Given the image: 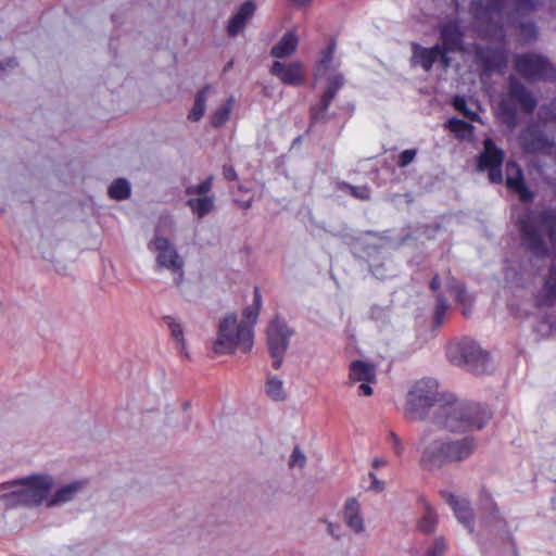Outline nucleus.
I'll list each match as a JSON object with an SVG mask.
<instances>
[{
    "label": "nucleus",
    "mask_w": 556,
    "mask_h": 556,
    "mask_svg": "<svg viewBox=\"0 0 556 556\" xmlns=\"http://www.w3.org/2000/svg\"><path fill=\"white\" fill-rule=\"evenodd\" d=\"M434 422L452 432L482 429L491 419V413L480 404H467L457 400L441 403L438 386L431 380H420L407 394L405 415L412 420L424 419L435 406Z\"/></svg>",
    "instance_id": "f257e3e1"
},
{
    "label": "nucleus",
    "mask_w": 556,
    "mask_h": 556,
    "mask_svg": "<svg viewBox=\"0 0 556 556\" xmlns=\"http://www.w3.org/2000/svg\"><path fill=\"white\" fill-rule=\"evenodd\" d=\"M541 5L539 0H478L471 3V12L482 34L496 35L504 25H511L518 27L523 39L529 41L536 38V26L522 18Z\"/></svg>",
    "instance_id": "f03ea898"
},
{
    "label": "nucleus",
    "mask_w": 556,
    "mask_h": 556,
    "mask_svg": "<svg viewBox=\"0 0 556 556\" xmlns=\"http://www.w3.org/2000/svg\"><path fill=\"white\" fill-rule=\"evenodd\" d=\"M261 307V291L255 287L253 303L243 311L244 320L238 323L237 315L229 314L219 323L217 338L213 343L214 352L216 354H233L237 350L250 352L253 348V327Z\"/></svg>",
    "instance_id": "7ed1b4c3"
},
{
    "label": "nucleus",
    "mask_w": 556,
    "mask_h": 556,
    "mask_svg": "<svg viewBox=\"0 0 556 556\" xmlns=\"http://www.w3.org/2000/svg\"><path fill=\"white\" fill-rule=\"evenodd\" d=\"M516 226L520 236L521 247L538 257L548 255L545 237L556 250V210L541 211L527 207L519 214Z\"/></svg>",
    "instance_id": "20e7f679"
},
{
    "label": "nucleus",
    "mask_w": 556,
    "mask_h": 556,
    "mask_svg": "<svg viewBox=\"0 0 556 556\" xmlns=\"http://www.w3.org/2000/svg\"><path fill=\"white\" fill-rule=\"evenodd\" d=\"M422 443L419 463L427 470L441 469L447 464L460 463L469 458L477 447L472 437L448 440L425 435Z\"/></svg>",
    "instance_id": "39448f33"
},
{
    "label": "nucleus",
    "mask_w": 556,
    "mask_h": 556,
    "mask_svg": "<svg viewBox=\"0 0 556 556\" xmlns=\"http://www.w3.org/2000/svg\"><path fill=\"white\" fill-rule=\"evenodd\" d=\"M53 481L49 476L33 475L21 480L0 484V490H9L20 485L21 489L0 496L7 507L26 506L36 507L47 498Z\"/></svg>",
    "instance_id": "423d86ee"
},
{
    "label": "nucleus",
    "mask_w": 556,
    "mask_h": 556,
    "mask_svg": "<svg viewBox=\"0 0 556 556\" xmlns=\"http://www.w3.org/2000/svg\"><path fill=\"white\" fill-rule=\"evenodd\" d=\"M446 355L452 364L463 366L476 375L489 372L491 369L490 354L469 338L450 343Z\"/></svg>",
    "instance_id": "0eeeda50"
},
{
    "label": "nucleus",
    "mask_w": 556,
    "mask_h": 556,
    "mask_svg": "<svg viewBox=\"0 0 556 556\" xmlns=\"http://www.w3.org/2000/svg\"><path fill=\"white\" fill-rule=\"evenodd\" d=\"M336 50V41L331 40L325 51L321 53V58L315 66V78H326L325 92L321 98V104H329L332 101L336 92L343 85V75L333 67V54Z\"/></svg>",
    "instance_id": "6e6552de"
},
{
    "label": "nucleus",
    "mask_w": 556,
    "mask_h": 556,
    "mask_svg": "<svg viewBox=\"0 0 556 556\" xmlns=\"http://www.w3.org/2000/svg\"><path fill=\"white\" fill-rule=\"evenodd\" d=\"M267 346L273 359V367L279 369L283 363L285 354L289 346L293 330L285 320L275 317L267 327Z\"/></svg>",
    "instance_id": "1a4fd4ad"
},
{
    "label": "nucleus",
    "mask_w": 556,
    "mask_h": 556,
    "mask_svg": "<svg viewBox=\"0 0 556 556\" xmlns=\"http://www.w3.org/2000/svg\"><path fill=\"white\" fill-rule=\"evenodd\" d=\"M516 71L529 79H556V68L539 54L526 53L515 58Z\"/></svg>",
    "instance_id": "9d476101"
},
{
    "label": "nucleus",
    "mask_w": 556,
    "mask_h": 556,
    "mask_svg": "<svg viewBox=\"0 0 556 556\" xmlns=\"http://www.w3.org/2000/svg\"><path fill=\"white\" fill-rule=\"evenodd\" d=\"M435 62H440L443 68L451 64V60L445 55L440 43L431 48H425L416 42L412 43L410 65L413 67L420 66L424 71L429 72Z\"/></svg>",
    "instance_id": "9b49d317"
},
{
    "label": "nucleus",
    "mask_w": 556,
    "mask_h": 556,
    "mask_svg": "<svg viewBox=\"0 0 556 556\" xmlns=\"http://www.w3.org/2000/svg\"><path fill=\"white\" fill-rule=\"evenodd\" d=\"M154 249L157 252L156 262L161 267L178 275L177 283L182 279L184 262L178 255L176 249L170 245L169 241L164 237H156L154 240Z\"/></svg>",
    "instance_id": "f8f14e48"
},
{
    "label": "nucleus",
    "mask_w": 556,
    "mask_h": 556,
    "mask_svg": "<svg viewBox=\"0 0 556 556\" xmlns=\"http://www.w3.org/2000/svg\"><path fill=\"white\" fill-rule=\"evenodd\" d=\"M270 73L283 84L299 86L304 81V68L301 62L282 63L276 61L270 68Z\"/></svg>",
    "instance_id": "ddd939ff"
},
{
    "label": "nucleus",
    "mask_w": 556,
    "mask_h": 556,
    "mask_svg": "<svg viewBox=\"0 0 556 556\" xmlns=\"http://www.w3.org/2000/svg\"><path fill=\"white\" fill-rule=\"evenodd\" d=\"M506 186L519 194V200L523 203H531L534 200V193L523 181L521 168L515 163L506 165Z\"/></svg>",
    "instance_id": "4468645a"
},
{
    "label": "nucleus",
    "mask_w": 556,
    "mask_h": 556,
    "mask_svg": "<svg viewBox=\"0 0 556 556\" xmlns=\"http://www.w3.org/2000/svg\"><path fill=\"white\" fill-rule=\"evenodd\" d=\"M441 47L445 51V55L448 52H455L462 50L463 34L458 25L454 22L444 24L440 28Z\"/></svg>",
    "instance_id": "2eb2a0df"
},
{
    "label": "nucleus",
    "mask_w": 556,
    "mask_h": 556,
    "mask_svg": "<svg viewBox=\"0 0 556 556\" xmlns=\"http://www.w3.org/2000/svg\"><path fill=\"white\" fill-rule=\"evenodd\" d=\"M504 157V151L497 148L492 139L486 138L483 142V151L478 160V169L485 170L489 167H502Z\"/></svg>",
    "instance_id": "dca6fc26"
},
{
    "label": "nucleus",
    "mask_w": 556,
    "mask_h": 556,
    "mask_svg": "<svg viewBox=\"0 0 556 556\" xmlns=\"http://www.w3.org/2000/svg\"><path fill=\"white\" fill-rule=\"evenodd\" d=\"M255 9L256 7L253 1L242 3L237 13L229 20L226 27L227 34L230 37H235L241 33L245 28L248 21L254 15Z\"/></svg>",
    "instance_id": "f3484780"
},
{
    "label": "nucleus",
    "mask_w": 556,
    "mask_h": 556,
    "mask_svg": "<svg viewBox=\"0 0 556 556\" xmlns=\"http://www.w3.org/2000/svg\"><path fill=\"white\" fill-rule=\"evenodd\" d=\"M443 497L453 508L455 516L471 533L473 531V513L466 500L458 498L452 493H443Z\"/></svg>",
    "instance_id": "a211bd4d"
},
{
    "label": "nucleus",
    "mask_w": 556,
    "mask_h": 556,
    "mask_svg": "<svg viewBox=\"0 0 556 556\" xmlns=\"http://www.w3.org/2000/svg\"><path fill=\"white\" fill-rule=\"evenodd\" d=\"M539 306H551L556 302V263H553L536 296Z\"/></svg>",
    "instance_id": "6ab92c4d"
},
{
    "label": "nucleus",
    "mask_w": 556,
    "mask_h": 556,
    "mask_svg": "<svg viewBox=\"0 0 556 556\" xmlns=\"http://www.w3.org/2000/svg\"><path fill=\"white\" fill-rule=\"evenodd\" d=\"M299 45V37L295 31H287L280 40L273 46L270 54L277 59H285L292 55Z\"/></svg>",
    "instance_id": "aec40b11"
},
{
    "label": "nucleus",
    "mask_w": 556,
    "mask_h": 556,
    "mask_svg": "<svg viewBox=\"0 0 556 556\" xmlns=\"http://www.w3.org/2000/svg\"><path fill=\"white\" fill-rule=\"evenodd\" d=\"M525 148L529 152H549L553 142L542 132L529 128L523 135Z\"/></svg>",
    "instance_id": "412c9836"
},
{
    "label": "nucleus",
    "mask_w": 556,
    "mask_h": 556,
    "mask_svg": "<svg viewBox=\"0 0 556 556\" xmlns=\"http://www.w3.org/2000/svg\"><path fill=\"white\" fill-rule=\"evenodd\" d=\"M349 378L352 382H375L376 368L364 361H353L350 364Z\"/></svg>",
    "instance_id": "4be33fe9"
},
{
    "label": "nucleus",
    "mask_w": 556,
    "mask_h": 556,
    "mask_svg": "<svg viewBox=\"0 0 556 556\" xmlns=\"http://www.w3.org/2000/svg\"><path fill=\"white\" fill-rule=\"evenodd\" d=\"M344 519L353 531L362 532L364 530V521L359 515V503L356 498H349L345 503Z\"/></svg>",
    "instance_id": "5701e85b"
},
{
    "label": "nucleus",
    "mask_w": 556,
    "mask_h": 556,
    "mask_svg": "<svg viewBox=\"0 0 556 556\" xmlns=\"http://www.w3.org/2000/svg\"><path fill=\"white\" fill-rule=\"evenodd\" d=\"M447 291L454 295L456 303L463 307V314L467 316L472 300L467 293L465 285L451 277L447 281Z\"/></svg>",
    "instance_id": "b1692460"
},
{
    "label": "nucleus",
    "mask_w": 556,
    "mask_h": 556,
    "mask_svg": "<svg viewBox=\"0 0 556 556\" xmlns=\"http://www.w3.org/2000/svg\"><path fill=\"white\" fill-rule=\"evenodd\" d=\"M445 128L460 140H470L473 137V126L464 119L452 117L445 123Z\"/></svg>",
    "instance_id": "393cba45"
},
{
    "label": "nucleus",
    "mask_w": 556,
    "mask_h": 556,
    "mask_svg": "<svg viewBox=\"0 0 556 556\" xmlns=\"http://www.w3.org/2000/svg\"><path fill=\"white\" fill-rule=\"evenodd\" d=\"M509 96L510 100L518 104H535L531 92L523 84L515 78H511L509 81Z\"/></svg>",
    "instance_id": "a878e982"
},
{
    "label": "nucleus",
    "mask_w": 556,
    "mask_h": 556,
    "mask_svg": "<svg viewBox=\"0 0 556 556\" xmlns=\"http://www.w3.org/2000/svg\"><path fill=\"white\" fill-rule=\"evenodd\" d=\"M191 212L199 218H203L214 208V198L212 195L190 198L186 202Z\"/></svg>",
    "instance_id": "bb28decb"
},
{
    "label": "nucleus",
    "mask_w": 556,
    "mask_h": 556,
    "mask_svg": "<svg viewBox=\"0 0 556 556\" xmlns=\"http://www.w3.org/2000/svg\"><path fill=\"white\" fill-rule=\"evenodd\" d=\"M83 486L81 482H73L59 489L54 495L47 502L49 507L71 501L78 490Z\"/></svg>",
    "instance_id": "cd10ccee"
},
{
    "label": "nucleus",
    "mask_w": 556,
    "mask_h": 556,
    "mask_svg": "<svg viewBox=\"0 0 556 556\" xmlns=\"http://www.w3.org/2000/svg\"><path fill=\"white\" fill-rule=\"evenodd\" d=\"M437 514L434 509L425 502V511L420 520L418 521V528L420 531L425 533H431L435 530L437 527Z\"/></svg>",
    "instance_id": "c85d7f7f"
},
{
    "label": "nucleus",
    "mask_w": 556,
    "mask_h": 556,
    "mask_svg": "<svg viewBox=\"0 0 556 556\" xmlns=\"http://www.w3.org/2000/svg\"><path fill=\"white\" fill-rule=\"evenodd\" d=\"M265 390L266 394L274 401H283L286 399L283 382L276 376L268 377Z\"/></svg>",
    "instance_id": "c756f323"
},
{
    "label": "nucleus",
    "mask_w": 556,
    "mask_h": 556,
    "mask_svg": "<svg viewBox=\"0 0 556 556\" xmlns=\"http://www.w3.org/2000/svg\"><path fill=\"white\" fill-rule=\"evenodd\" d=\"M447 311V300L442 293H439L433 308V328H440L443 325Z\"/></svg>",
    "instance_id": "7c9ffc66"
},
{
    "label": "nucleus",
    "mask_w": 556,
    "mask_h": 556,
    "mask_svg": "<svg viewBox=\"0 0 556 556\" xmlns=\"http://www.w3.org/2000/svg\"><path fill=\"white\" fill-rule=\"evenodd\" d=\"M109 195L114 200H125L130 195V186L124 178L114 180L109 187Z\"/></svg>",
    "instance_id": "2f4dec72"
},
{
    "label": "nucleus",
    "mask_w": 556,
    "mask_h": 556,
    "mask_svg": "<svg viewBox=\"0 0 556 556\" xmlns=\"http://www.w3.org/2000/svg\"><path fill=\"white\" fill-rule=\"evenodd\" d=\"M163 319L169 328L173 339L179 343L182 352L185 350V337L181 325L177 323L172 316H165Z\"/></svg>",
    "instance_id": "473e14b6"
},
{
    "label": "nucleus",
    "mask_w": 556,
    "mask_h": 556,
    "mask_svg": "<svg viewBox=\"0 0 556 556\" xmlns=\"http://www.w3.org/2000/svg\"><path fill=\"white\" fill-rule=\"evenodd\" d=\"M213 176H208L206 179L201 181L197 186H189L186 188L187 195H202L205 197L212 190L213 186Z\"/></svg>",
    "instance_id": "72a5a7b5"
},
{
    "label": "nucleus",
    "mask_w": 556,
    "mask_h": 556,
    "mask_svg": "<svg viewBox=\"0 0 556 556\" xmlns=\"http://www.w3.org/2000/svg\"><path fill=\"white\" fill-rule=\"evenodd\" d=\"M213 176H208L206 179L201 181L197 186H189L186 188L187 195H202L205 197L212 190L213 186Z\"/></svg>",
    "instance_id": "f704fd0d"
},
{
    "label": "nucleus",
    "mask_w": 556,
    "mask_h": 556,
    "mask_svg": "<svg viewBox=\"0 0 556 556\" xmlns=\"http://www.w3.org/2000/svg\"><path fill=\"white\" fill-rule=\"evenodd\" d=\"M342 188L349 190L350 194L358 200L367 201L370 199V190L367 186H353L348 182L342 184Z\"/></svg>",
    "instance_id": "c9c22d12"
},
{
    "label": "nucleus",
    "mask_w": 556,
    "mask_h": 556,
    "mask_svg": "<svg viewBox=\"0 0 556 556\" xmlns=\"http://www.w3.org/2000/svg\"><path fill=\"white\" fill-rule=\"evenodd\" d=\"M231 106H219L212 116V125L214 127H220L230 117Z\"/></svg>",
    "instance_id": "e433bc0d"
},
{
    "label": "nucleus",
    "mask_w": 556,
    "mask_h": 556,
    "mask_svg": "<svg viewBox=\"0 0 556 556\" xmlns=\"http://www.w3.org/2000/svg\"><path fill=\"white\" fill-rule=\"evenodd\" d=\"M416 155H417L416 149H406V150L402 151L397 157V162H396L397 166L399 167L408 166L415 160Z\"/></svg>",
    "instance_id": "4c0bfd02"
},
{
    "label": "nucleus",
    "mask_w": 556,
    "mask_h": 556,
    "mask_svg": "<svg viewBox=\"0 0 556 556\" xmlns=\"http://www.w3.org/2000/svg\"><path fill=\"white\" fill-rule=\"evenodd\" d=\"M445 548L446 546L444 539L438 538L435 539L433 545L429 547L425 556H443Z\"/></svg>",
    "instance_id": "58836bf2"
},
{
    "label": "nucleus",
    "mask_w": 556,
    "mask_h": 556,
    "mask_svg": "<svg viewBox=\"0 0 556 556\" xmlns=\"http://www.w3.org/2000/svg\"><path fill=\"white\" fill-rule=\"evenodd\" d=\"M305 463H306L305 455L300 451L299 447H295L291 454L289 466L290 467H294V466L304 467Z\"/></svg>",
    "instance_id": "ea45409f"
},
{
    "label": "nucleus",
    "mask_w": 556,
    "mask_h": 556,
    "mask_svg": "<svg viewBox=\"0 0 556 556\" xmlns=\"http://www.w3.org/2000/svg\"><path fill=\"white\" fill-rule=\"evenodd\" d=\"M390 439H391V442H392V448L394 451V453L397 455V456H401L404 452V446L402 444V441L400 439V437L397 434H395L394 432H391L390 433Z\"/></svg>",
    "instance_id": "a19ab883"
},
{
    "label": "nucleus",
    "mask_w": 556,
    "mask_h": 556,
    "mask_svg": "<svg viewBox=\"0 0 556 556\" xmlns=\"http://www.w3.org/2000/svg\"><path fill=\"white\" fill-rule=\"evenodd\" d=\"M489 179L493 184H501L503 180L502 167H489Z\"/></svg>",
    "instance_id": "79ce46f5"
},
{
    "label": "nucleus",
    "mask_w": 556,
    "mask_h": 556,
    "mask_svg": "<svg viewBox=\"0 0 556 556\" xmlns=\"http://www.w3.org/2000/svg\"><path fill=\"white\" fill-rule=\"evenodd\" d=\"M223 176L228 181H235L238 179L237 172L230 164H225L223 166Z\"/></svg>",
    "instance_id": "37998d69"
},
{
    "label": "nucleus",
    "mask_w": 556,
    "mask_h": 556,
    "mask_svg": "<svg viewBox=\"0 0 556 556\" xmlns=\"http://www.w3.org/2000/svg\"><path fill=\"white\" fill-rule=\"evenodd\" d=\"M17 66V62L15 59H8L5 61H0V78L4 76L8 70H12Z\"/></svg>",
    "instance_id": "c03bdc74"
},
{
    "label": "nucleus",
    "mask_w": 556,
    "mask_h": 556,
    "mask_svg": "<svg viewBox=\"0 0 556 556\" xmlns=\"http://www.w3.org/2000/svg\"><path fill=\"white\" fill-rule=\"evenodd\" d=\"M456 109L460 110L462 113L468 117L472 122H481L480 116L478 112H473L470 110L469 106H455Z\"/></svg>",
    "instance_id": "a18cd8bd"
},
{
    "label": "nucleus",
    "mask_w": 556,
    "mask_h": 556,
    "mask_svg": "<svg viewBox=\"0 0 556 556\" xmlns=\"http://www.w3.org/2000/svg\"><path fill=\"white\" fill-rule=\"evenodd\" d=\"M204 113H205V106H192V110L189 113L188 118L190 121L197 122L200 118H202Z\"/></svg>",
    "instance_id": "49530a36"
},
{
    "label": "nucleus",
    "mask_w": 556,
    "mask_h": 556,
    "mask_svg": "<svg viewBox=\"0 0 556 556\" xmlns=\"http://www.w3.org/2000/svg\"><path fill=\"white\" fill-rule=\"evenodd\" d=\"M440 287H441V278H440L439 274H435L429 282V288L431 291L437 292V291H439Z\"/></svg>",
    "instance_id": "de8ad7c7"
},
{
    "label": "nucleus",
    "mask_w": 556,
    "mask_h": 556,
    "mask_svg": "<svg viewBox=\"0 0 556 556\" xmlns=\"http://www.w3.org/2000/svg\"><path fill=\"white\" fill-rule=\"evenodd\" d=\"M371 382H362L359 386V392L365 396H370L372 394V388L370 387Z\"/></svg>",
    "instance_id": "09e8293b"
},
{
    "label": "nucleus",
    "mask_w": 556,
    "mask_h": 556,
    "mask_svg": "<svg viewBox=\"0 0 556 556\" xmlns=\"http://www.w3.org/2000/svg\"><path fill=\"white\" fill-rule=\"evenodd\" d=\"M488 498L492 502V505H493V510H492V513H491V517H492L493 519H496V520H498V521L503 522L504 525H506V521H505L503 518H501V517H500V509H498V507L496 506V504L491 500V496H490V495H488Z\"/></svg>",
    "instance_id": "8fccbe9b"
},
{
    "label": "nucleus",
    "mask_w": 556,
    "mask_h": 556,
    "mask_svg": "<svg viewBox=\"0 0 556 556\" xmlns=\"http://www.w3.org/2000/svg\"><path fill=\"white\" fill-rule=\"evenodd\" d=\"M369 477H370V479L372 481L371 482V489L378 490V491L382 490L383 482L379 481L374 472H370Z\"/></svg>",
    "instance_id": "3c124183"
},
{
    "label": "nucleus",
    "mask_w": 556,
    "mask_h": 556,
    "mask_svg": "<svg viewBox=\"0 0 556 556\" xmlns=\"http://www.w3.org/2000/svg\"><path fill=\"white\" fill-rule=\"evenodd\" d=\"M210 91V88H204L202 91H200L198 94H197V98H195V102L194 104L197 105H200L202 104L204 101H206L205 99V94Z\"/></svg>",
    "instance_id": "603ef678"
},
{
    "label": "nucleus",
    "mask_w": 556,
    "mask_h": 556,
    "mask_svg": "<svg viewBox=\"0 0 556 556\" xmlns=\"http://www.w3.org/2000/svg\"><path fill=\"white\" fill-rule=\"evenodd\" d=\"M502 64H503V65H505V64H506V56H505V55H502V56H501L500 62H494V63H493V62H489V63L486 64V66H488L489 68H491V70H493V68H498V70H500V68H501V66H502Z\"/></svg>",
    "instance_id": "864d4df0"
},
{
    "label": "nucleus",
    "mask_w": 556,
    "mask_h": 556,
    "mask_svg": "<svg viewBox=\"0 0 556 556\" xmlns=\"http://www.w3.org/2000/svg\"><path fill=\"white\" fill-rule=\"evenodd\" d=\"M327 108L328 106H326V105H323V106H312V110H311L312 117L315 119L318 116V114L320 112L326 111Z\"/></svg>",
    "instance_id": "5fc2aeb1"
},
{
    "label": "nucleus",
    "mask_w": 556,
    "mask_h": 556,
    "mask_svg": "<svg viewBox=\"0 0 556 556\" xmlns=\"http://www.w3.org/2000/svg\"><path fill=\"white\" fill-rule=\"evenodd\" d=\"M503 111V114H507V115H514L516 113V108L517 106H508V105H505V106H500Z\"/></svg>",
    "instance_id": "6e6d98bb"
},
{
    "label": "nucleus",
    "mask_w": 556,
    "mask_h": 556,
    "mask_svg": "<svg viewBox=\"0 0 556 556\" xmlns=\"http://www.w3.org/2000/svg\"><path fill=\"white\" fill-rule=\"evenodd\" d=\"M387 464V462L384 459H381V458H375L372 460V467L374 468H379V467H382Z\"/></svg>",
    "instance_id": "4d7b16f0"
},
{
    "label": "nucleus",
    "mask_w": 556,
    "mask_h": 556,
    "mask_svg": "<svg viewBox=\"0 0 556 556\" xmlns=\"http://www.w3.org/2000/svg\"><path fill=\"white\" fill-rule=\"evenodd\" d=\"M295 5L303 7L311 3L312 0H291Z\"/></svg>",
    "instance_id": "13d9d810"
},
{
    "label": "nucleus",
    "mask_w": 556,
    "mask_h": 556,
    "mask_svg": "<svg viewBox=\"0 0 556 556\" xmlns=\"http://www.w3.org/2000/svg\"><path fill=\"white\" fill-rule=\"evenodd\" d=\"M519 108L522 110V112H525L527 114H532L535 106L527 105V106H519Z\"/></svg>",
    "instance_id": "bf43d9fd"
},
{
    "label": "nucleus",
    "mask_w": 556,
    "mask_h": 556,
    "mask_svg": "<svg viewBox=\"0 0 556 556\" xmlns=\"http://www.w3.org/2000/svg\"><path fill=\"white\" fill-rule=\"evenodd\" d=\"M452 104H455V105L465 104V101L463 99L456 97Z\"/></svg>",
    "instance_id": "052dcab7"
},
{
    "label": "nucleus",
    "mask_w": 556,
    "mask_h": 556,
    "mask_svg": "<svg viewBox=\"0 0 556 556\" xmlns=\"http://www.w3.org/2000/svg\"><path fill=\"white\" fill-rule=\"evenodd\" d=\"M300 141H301V136H299V137H296V138L294 139L293 144H295V143H300Z\"/></svg>",
    "instance_id": "680f3d73"
},
{
    "label": "nucleus",
    "mask_w": 556,
    "mask_h": 556,
    "mask_svg": "<svg viewBox=\"0 0 556 556\" xmlns=\"http://www.w3.org/2000/svg\"><path fill=\"white\" fill-rule=\"evenodd\" d=\"M329 532H330L331 534H333V531H332V527H331V525H329Z\"/></svg>",
    "instance_id": "e2e57ef3"
},
{
    "label": "nucleus",
    "mask_w": 556,
    "mask_h": 556,
    "mask_svg": "<svg viewBox=\"0 0 556 556\" xmlns=\"http://www.w3.org/2000/svg\"><path fill=\"white\" fill-rule=\"evenodd\" d=\"M231 65H232V62H229V63L227 64V68H228V67H230Z\"/></svg>",
    "instance_id": "0e129e2a"
},
{
    "label": "nucleus",
    "mask_w": 556,
    "mask_h": 556,
    "mask_svg": "<svg viewBox=\"0 0 556 556\" xmlns=\"http://www.w3.org/2000/svg\"><path fill=\"white\" fill-rule=\"evenodd\" d=\"M555 11H556V7H555Z\"/></svg>",
    "instance_id": "69168bd1"
}]
</instances>
